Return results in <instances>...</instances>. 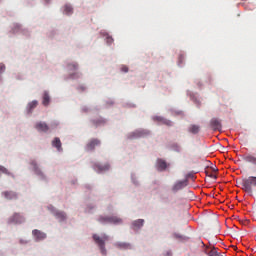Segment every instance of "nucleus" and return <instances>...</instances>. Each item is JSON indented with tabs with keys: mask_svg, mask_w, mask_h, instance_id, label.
Instances as JSON below:
<instances>
[{
	"mask_svg": "<svg viewBox=\"0 0 256 256\" xmlns=\"http://www.w3.org/2000/svg\"><path fill=\"white\" fill-rule=\"evenodd\" d=\"M2 195L8 201H15L19 198V195L17 194V192H14V191H4L2 192Z\"/></svg>",
	"mask_w": 256,
	"mask_h": 256,
	"instance_id": "423d86ee",
	"label": "nucleus"
},
{
	"mask_svg": "<svg viewBox=\"0 0 256 256\" xmlns=\"http://www.w3.org/2000/svg\"><path fill=\"white\" fill-rule=\"evenodd\" d=\"M209 256H221V254L219 252H217V248H212L209 252H208Z\"/></svg>",
	"mask_w": 256,
	"mask_h": 256,
	"instance_id": "bb28decb",
	"label": "nucleus"
},
{
	"mask_svg": "<svg viewBox=\"0 0 256 256\" xmlns=\"http://www.w3.org/2000/svg\"><path fill=\"white\" fill-rule=\"evenodd\" d=\"M107 43L108 45H111V43H113V39L111 37H107Z\"/></svg>",
	"mask_w": 256,
	"mask_h": 256,
	"instance_id": "7c9ffc66",
	"label": "nucleus"
},
{
	"mask_svg": "<svg viewBox=\"0 0 256 256\" xmlns=\"http://www.w3.org/2000/svg\"><path fill=\"white\" fill-rule=\"evenodd\" d=\"M35 129H37L39 133H47V131H49V125L45 122H37L35 124Z\"/></svg>",
	"mask_w": 256,
	"mask_h": 256,
	"instance_id": "1a4fd4ad",
	"label": "nucleus"
},
{
	"mask_svg": "<svg viewBox=\"0 0 256 256\" xmlns=\"http://www.w3.org/2000/svg\"><path fill=\"white\" fill-rule=\"evenodd\" d=\"M174 238L178 239V241H189V237L177 233L174 234Z\"/></svg>",
	"mask_w": 256,
	"mask_h": 256,
	"instance_id": "b1692460",
	"label": "nucleus"
},
{
	"mask_svg": "<svg viewBox=\"0 0 256 256\" xmlns=\"http://www.w3.org/2000/svg\"><path fill=\"white\" fill-rule=\"evenodd\" d=\"M94 169L97 171V173H103V171H109L110 166L107 163L104 165L96 163V164H94Z\"/></svg>",
	"mask_w": 256,
	"mask_h": 256,
	"instance_id": "9d476101",
	"label": "nucleus"
},
{
	"mask_svg": "<svg viewBox=\"0 0 256 256\" xmlns=\"http://www.w3.org/2000/svg\"><path fill=\"white\" fill-rule=\"evenodd\" d=\"M121 71H123V73H128L129 68L127 66H122Z\"/></svg>",
	"mask_w": 256,
	"mask_h": 256,
	"instance_id": "c756f323",
	"label": "nucleus"
},
{
	"mask_svg": "<svg viewBox=\"0 0 256 256\" xmlns=\"http://www.w3.org/2000/svg\"><path fill=\"white\" fill-rule=\"evenodd\" d=\"M52 146H54L57 149V151H63L61 139H59L57 137L54 138V140L52 141Z\"/></svg>",
	"mask_w": 256,
	"mask_h": 256,
	"instance_id": "f3484780",
	"label": "nucleus"
},
{
	"mask_svg": "<svg viewBox=\"0 0 256 256\" xmlns=\"http://www.w3.org/2000/svg\"><path fill=\"white\" fill-rule=\"evenodd\" d=\"M138 135H139V137H143V135H145V132L144 131H140V132H138Z\"/></svg>",
	"mask_w": 256,
	"mask_h": 256,
	"instance_id": "473e14b6",
	"label": "nucleus"
},
{
	"mask_svg": "<svg viewBox=\"0 0 256 256\" xmlns=\"http://www.w3.org/2000/svg\"><path fill=\"white\" fill-rule=\"evenodd\" d=\"M64 13L66 15H71V13H73V7H71L70 5H65L64 6Z\"/></svg>",
	"mask_w": 256,
	"mask_h": 256,
	"instance_id": "a878e982",
	"label": "nucleus"
},
{
	"mask_svg": "<svg viewBox=\"0 0 256 256\" xmlns=\"http://www.w3.org/2000/svg\"><path fill=\"white\" fill-rule=\"evenodd\" d=\"M68 71H77L79 69V64L77 62L67 64Z\"/></svg>",
	"mask_w": 256,
	"mask_h": 256,
	"instance_id": "aec40b11",
	"label": "nucleus"
},
{
	"mask_svg": "<svg viewBox=\"0 0 256 256\" xmlns=\"http://www.w3.org/2000/svg\"><path fill=\"white\" fill-rule=\"evenodd\" d=\"M32 235L35 239V241H43L47 239V234L41 230L34 229L32 231Z\"/></svg>",
	"mask_w": 256,
	"mask_h": 256,
	"instance_id": "39448f33",
	"label": "nucleus"
},
{
	"mask_svg": "<svg viewBox=\"0 0 256 256\" xmlns=\"http://www.w3.org/2000/svg\"><path fill=\"white\" fill-rule=\"evenodd\" d=\"M50 101H51V97L49 96V92H44L42 105H44V107H47L49 105Z\"/></svg>",
	"mask_w": 256,
	"mask_h": 256,
	"instance_id": "a211bd4d",
	"label": "nucleus"
},
{
	"mask_svg": "<svg viewBox=\"0 0 256 256\" xmlns=\"http://www.w3.org/2000/svg\"><path fill=\"white\" fill-rule=\"evenodd\" d=\"M1 173H3L4 175H13V174H11V172H9V170L7 168L0 165V175H1Z\"/></svg>",
	"mask_w": 256,
	"mask_h": 256,
	"instance_id": "cd10ccee",
	"label": "nucleus"
},
{
	"mask_svg": "<svg viewBox=\"0 0 256 256\" xmlns=\"http://www.w3.org/2000/svg\"><path fill=\"white\" fill-rule=\"evenodd\" d=\"M13 223H25V217L21 216V214L16 213L12 216Z\"/></svg>",
	"mask_w": 256,
	"mask_h": 256,
	"instance_id": "2eb2a0df",
	"label": "nucleus"
},
{
	"mask_svg": "<svg viewBox=\"0 0 256 256\" xmlns=\"http://www.w3.org/2000/svg\"><path fill=\"white\" fill-rule=\"evenodd\" d=\"M210 177L214 178V179H217V176L211 174Z\"/></svg>",
	"mask_w": 256,
	"mask_h": 256,
	"instance_id": "72a5a7b5",
	"label": "nucleus"
},
{
	"mask_svg": "<svg viewBox=\"0 0 256 256\" xmlns=\"http://www.w3.org/2000/svg\"><path fill=\"white\" fill-rule=\"evenodd\" d=\"M143 223H145V220H143V219H138V220H135V221L133 222V226L140 228V227H143Z\"/></svg>",
	"mask_w": 256,
	"mask_h": 256,
	"instance_id": "393cba45",
	"label": "nucleus"
},
{
	"mask_svg": "<svg viewBox=\"0 0 256 256\" xmlns=\"http://www.w3.org/2000/svg\"><path fill=\"white\" fill-rule=\"evenodd\" d=\"M30 165H32L33 170H34V172L36 173V175H41V170L39 169V166H37V162L32 161V162L30 163Z\"/></svg>",
	"mask_w": 256,
	"mask_h": 256,
	"instance_id": "5701e85b",
	"label": "nucleus"
},
{
	"mask_svg": "<svg viewBox=\"0 0 256 256\" xmlns=\"http://www.w3.org/2000/svg\"><path fill=\"white\" fill-rule=\"evenodd\" d=\"M241 186L243 191H245L246 193H253V187H256V177L250 176L243 179L241 182Z\"/></svg>",
	"mask_w": 256,
	"mask_h": 256,
	"instance_id": "f257e3e1",
	"label": "nucleus"
},
{
	"mask_svg": "<svg viewBox=\"0 0 256 256\" xmlns=\"http://www.w3.org/2000/svg\"><path fill=\"white\" fill-rule=\"evenodd\" d=\"M210 125L214 131H219V129H221V121L217 118H212Z\"/></svg>",
	"mask_w": 256,
	"mask_h": 256,
	"instance_id": "f8f14e48",
	"label": "nucleus"
},
{
	"mask_svg": "<svg viewBox=\"0 0 256 256\" xmlns=\"http://www.w3.org/2000/svg\"><path fill=\"white\" fill-rule=\"evenodd\" d=\"M5 71V65H0V73H3Z\"/></svg>",
	"mask_w": 256,
	"mask_h": 256,
	"instance_id": "2f4dec72",
	"label": "nucleus"
},
{
	"mask_svg": "<svg viewBox=\"0 0 256 256\" xmlns=\"http://www.w3.org/2000/svg\"><path fill=\"white\" fill-rule=\"evenodd\" d=\"M108 223L110 225H121V223H123V219L118 216H109Z\"/></svg>",
	"mask_w": 256,
	"mask_h": 256,
	"instance_id": "9b49d317",
	"label": "nucleus"
},
{
	"mask_svg": "<svg viewBox=\"0 0 256 256\" xmlns=\"http://www.w3.org/2000/svg\"><path fill=\"white\" fill-rule=\"evenodd\" d=\"M189 185V180L186 178L185 180H179L172 186V192L177 193L178 191H181L182 189H185Z\"/></svg>",
	"mask_w": 256,
	"mask_h": 256,
	"instance_id": "7ed1b4c3",
	"label": "nucleus"
},
{
	"mask_svg": "<svg viewBox=\"0 0 256 256\" xmlns=\"http://www.w3.org/2000/svg\"><path fill=\"white\" fill-rule=\"evenodd\" d=\"M49 209L59 221H65V219H67V214H65V212L58 211L53 206H50Z\"/></svg>",
	"mask_w": 256,
	"mask_h": 256,
	"instance_id": "20e7f679",
	"label": "nucleus"
},
{
	"mask_svg": "<svg viewBox=\"0 0 256 256\" xmlns=\"http://www.w3.org/2000/svg\"><path fill=\"white\" fill-rule=\"evenodd\" d=\"M157 121H161V123H163V125H166L167 127L173 126V122L171 120H168L162 117H157Z\"/></svg>",
	"mask_w": 256,
	"mask_h": 256,
	"instance_id": "6ab92c4d",
	"label": "nucleus"
},
{
	"mask_svg": "<svg viewBox=\"0 0 256 256\" xmlns=\"http://www.w3.org/2000/svg\"><path fill=\"white\" fill-rule=\"evenodd\" d=\"M99 145H101V140L94 138L88 142L86 149L87 151H93V149H95V147H99Z\"/></svg>",
	"mask_w": 256,
	"mask_h": 256,
	"instance_id": "6e6552de",
	"label": "nucleus"
},
{
	"mask_svg": "<svg viewBox=\"0 0 256 256\" xmlns=\"http://www.w3.org/2000/svg\"><path fill=\"white\" fill-rule=\"evenodd\" d=\"M114 246H116L117 249H124V250L131 249V245L127 242H116Z\"/></svg>",
	"mask_w": 256,
	"mask_h": 256,
	"instance_id": "dca6fc26",
	"label": "nucleus"
},
{
	"mask_svg": "<svg viewBox=\"0 0 256 256\" xmlns=\"http://www.w3.org/2000/svg\"><path fill=\"white\" fill-rule=\"evenodd\" d=\"M70 77H71V79H77V78H79V72L70 74Z\"/></svg>",
	"mask_w": 256,
	"mask_h": 256,
	"instance_id": "c85d7f7f",
	"label": "nucleus"
},
{
	"mask_svg": "<svg viewBox=\"0 0 256 256\" xmlns=\"http://www.w3.org/2000/svg\"><path fill=\"white\" fill-rule=\"evenodd\" d=\"M37 105H39V102L37 100H33L32 102H30L28 104L29 113H31L33 109L37 107Z\"/></svg>",
	"mask_w": 256,
	"mask_h": 256,
	"instance_id": "412c9836",
	"label": "nucleus"
},
{
	"mask_svg": "<svg viewBox=\"0 0 256 256\" xmlns=\"http://www.w3.org/2000/svg\"><path fill=\"white\" fill-rule=\"evenodd\" d=\"M93 240L95 241L96 245H98L102 255H107V249H105V241H109V236L104 235L100 237L97 234L93 235Z\"/></svg>",
	"mask_w": 256,
	"mask_h": 256,
	"instance_id": "f03ea898",
	"label": "nucleus"
},
{
	"mask_svg": "<svg viewBox=\"0 0 256 256\" xmlns=\"http://www.w3.org/2000/svg\"><path fill=\"white\" fill-rule=\"evenodd\" d=\"M243 161H245V163H251V165H254L256 167V156L254 154L251 153H247L244 154L242 156Z\"/></svg>",
	"mask_w": 256,
	"mask_h": 256,
	"instance_id": "0eeeda50",
	"label": "nucleus"
},
{
	"mask_svg": "<svg viewBox=\"0 0 256 256\" xmlns=\"http://www.w3.org/2000/svg\"><path fill=\"white\" fill-rule=\"evenodd\" d=\"M157 169L158 171H165L167 169V162L163 159L157 160Z\"/></svg>",
	"mask_w": 256,
	"mask_h": 256,
	"instance_id": "4468645a",
	"label": "nucleus"
},
{
	"mask_svg": "<svg viewBox=\"0 0 256 256\" xmlns=\"http://www.w3.org/2000/svg\"><path fill=\"white\" fill-rule=\"evenodd\" d=\"M98 222L102 223V225H107L109 223V216H99Z\"/></svg>",
	"mask_w": 256,
	"mask_h": 256,
	"instance_id": "4be33fe9",
	"label": "nucleus"
},
{
	"mask_svg": "<svg viewBox=\"0 0 256 256\" xmlns=\"http://www.w3.org/2000/svg\"><path fill=\"white\" fill-rule=\"evenodd\" d=\"M201 131V127L197 124H192L188 127V132L192 133V135H197Z\"/></svg>",
	"mask_w": 256,
	"mask_h": 256,
	"instance_id": "ddd939ff",
	"label": "nucleus"
},
{
	"mask_svg": "<svg viewBox=\"0 0 256 256\" xmlns=\"http://www.w3.org/2000/svg\"><path fill=\"white\" fill-rule=\"evenodd\" d=\"M166 255H167V256H171V252L168 251V252L166 253Z\"/></svg>",
	"mask_w": 256,
	"mask_h": 256,
	"instance_id": "f704fd0d",
	"label": "nucleus"
}]
</instances>
